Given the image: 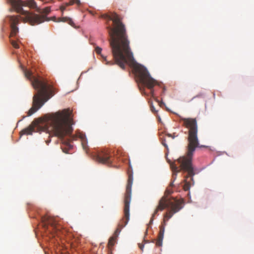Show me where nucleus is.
Listing matches in <instances>:
<instances>
[{
	"label": "nucleus",
	"mask_w": 254,
	"mask_h": 254,
	"mask_svg": "<svg viewBox=\"0 0 254 254\" xmlns=\"http://www.w3.org/2000/svg\"><path fill=\"white\" fill-rule=\"evenodd\" d=\"M12 7L18 12L24 15V17L17 16H7L5 21L9 23L11 28L10 37H14L18 33L17 24L20 20L24 22H29L31 25L40 24L45 21H49L46 17L51 11L50 7L41 9L37 5L34 0L25 1L17 0H9Z\"/></svg>",
	"instance_id": "obj_2"
},
{
	"label": "nucleus",
	"mask_w": 254,
	"mask_h": 254,
	"mask_svg": "<svg viewBox=\"0 0 254 254\" xmlns=\"http://www.w3.org/2000/svg\"><path fill=\"white\" fill-rule=\"evenodd\" d=\"M138 246H139V247L140 249V250L143 251V248L144 246L143 245H142V244H139Z\"/></svg>",
	"instance_id": "obj_24"
},
{
	"label": "nucleus",
	"mask_w": 254,
	"mask_h": 254,
	"mask_svg": "<svg viewBox=\"0 0 254 254\" xmlns=\"http://www.w3.org/2000/svg\"><path fill=\"white\" fill-rule=\"evenodd\" d=\"M95 51L97 54L101 55L102 49L99 47H96L95 48Z\"/></svg>",
	"instance_id": "obj_21"
},
{
	"label": "nucleus",
	"mask_w": 254,
	"mask_h": 254,
	"mask_svg": "<svg viewBox=\"0 0 254 254\" xmlns=\"http://www.w3.org/2000/svg\"><path fill=\"white\" fill-rule=\"evenodd\" d=\"M23 71L25 76L31 81L34 88L38 90L33 96L32 107L28 112V116H30L53 97L56 91V88L49 84L47 80L40 76H35L31 70L24 69Z\"/></svg>",
	"instance_id": "obj_4"
},
{
	"label": "nucleus",
	"mask_w": 254,
	"mask_h": 254,
	"mask_svg": "<svg viewBox=\"0 0 254 254\" xmlns=\"http://www.w3.org/2000/svg\"><path fill=\"white\" fill-rule=\"evenodd\" d=\"M164 208L165 207H157V208L155 209V211L154 212V213L152 214L151 219L153 220V217L155 216V215L157 214V213L159 210L162 211Z\"/></svg>",
	"instance_id": "obj_18"
},
{
	"label": "nucleus",
	"mask_w": 254,
	"mask_h": 254,
	"mask_svg": "<svg viewBox=\"0 0 254 254\" xmlns=\"http://www.w3.org/2000/svg\"><path fill=\"white\" fill-rule=\"evenodd\" d=\"M133 184V174L132 171L128 172V179L126 185L124 203L126 207L129 206L131 200V187Z\"/></svg>",
	"instance_id": "obj_11"
},
{
	"label": "nucleus",
	"mask_w": 254,
	"mask_h": 254,
	"mask_svg": "<svg viewBox=\"0 0 254 254\" xmlns=\"http://www.w3.org/2000/svg\"><path fill=\"white\" fill-rule=\"evenodd\" d=\"M174 181H172V182L170 183V187H173V183H174Z\"/></svg>",
	"instance_id": "obj_26"
},
{
	"label": "nucleus",
	"mask_w": 254,
	"mask_h": 254,
	"mask_svg": "<svg viewBox=\"0 0 254 254\" xmlns=\"http://www.w3.org/2000/svg\"><path fill=\"white\" fill-rule=\"evenodd\" d=\"M162 144L167 148L168 149V145L166 143V140L165 139H162Z\"/></svg>",
	"instance_id": "obj_23"
},
{
	"label": "nucleus",
	"mask_w": 254,
	"mask_h": 254,
	"mask_svg": "<svg viewBox=\"0 0 254 254\" xmlns=\"http://www.w3.org/2000/svg\"><path fill=\"white\" fill-rule=\"evenodd\" d=\"M38 120H35L27 127L22 129L20 132L21 135L26 134L31 135L35 131V128L37 127L39 124Z\"/></svg>",
	"instance_id": "obj_13"
},
{
	"label": "nucleus",
	"mask_w": 254,
	"mask_h": 254,
	"mask_svg": "<svg viewBox=\"0 0 254 254\" xmlns=\"http://www.w3.org/2000/svg\"><path fill=\"white\" fill-rule=\"evenodd\" d=\"M133 70L137 80L143 86L149 89L152 96L154 97L153 88L157 84V81L150 76L147 69L140 64H134Z\"/></svg>",
	"instance_id": "obj_6"
},
{
	"label": "nucleus",
	"mask_w": 254,
	"mask_h": 254,
	"mask_svg": "<svg viewBox=\"0 0 254 254\" xmlns=\"http://www.w3.org/2000/svg\"><path fill=\"white\" fill-rule=\"evenodd\" d=\"M183 156L180 157L178 159H177L176 161L173 162H171L170 163V167L173 172L172 174V178L173 181H175V180L177 178V173L180 172L181 171H183L185 172H187L188 173V175L185 177V179L184 180L185 184L183 186V189L185 191H187L190 190V187L191 186V184L190 182V181H188V179L190 178V180L192 182V185L194 184L193 179V176L194 175V172L193 171V168L192 166V157L191 158V161H190V166L192 168V174H190L188 170H187L186 169H184L183 168V167L182 166L181 163L180 162L179 160L182 158Z\"/></svg>",
	"instance_id": "obj_7"
},
{
	"label": "nucleus",
	"mask_w": 254,
	"mask_h": 254,
	"mask_svg": "<svg viewBox=\"0 0 254 254\" xmlns=\"http://www.w3.org/2000/svg\"><path fill=\"white\" fill-rule=\"evenodd\" d=\"M71 115V112L69 109H64L45 116V120L49 125L46 128L47 131L62 139L65 147L62 146L61 148L65 153H67L68 150L72 147L69 140L64 139L65 135L70 134L72 131Z\"/></svg>",
	"instance_id": "obj_3"
},
{
	"label": "nucleus",
	"mask_w": 254,
	"mask_h": 254,
	"mask_svg": "<svg viewBox=\"0 0 254 254\" xmlns=\"http://www.w3.org/2000/svg\"><path fill=\"white\" fill-rule=\"evenodd\" d=\"M173 192L172 189L167 188L165 190L164 196L159 201L158 206H179L183 201V199L178 200L169 195Z\"/></svg>",
	"instance_id": "obj_9"
},
{
	"label": "nucleus",
	"mask_w": 254,
	"mask_h": 254,
	"mask_svg": "<svg viewBox=\"0 0 254 254\" xmlns=\"http://www.w3.org/2000/svg\"><path fill=\"white\" fill-rule=\"evenodd\" d=\"M42 221L46 224L50 225L53 227H56L58 225V221L56 217L46 215L42 217Z\"/></svg>",
	"instance_id": "obj_15"
},
{
	"label": "nucleus",
	"mask_w": 254,
	"mask_h": 254,
	"mask_svg": "<svg viewBox=\"0 0 254 254\" xmlns=\"http://www.w3.org/2000/svg\"><path fill=\"white\" fill-rule=\"evenodd\" d=\"M78 137L80 139L83 149L87 152L88 149L87 140L85 135L82 132H77L75 136H72L73 140H76Z\"/></svg>",
	"instance_id": "obj_14"
},
{
	"label": "nucleus",
	"mask_w": 254,
	"mask_h": 254,
	"mask_svg": "<svg viewBox=\"0 0 254 254\" xmlns=\"http://www.w3.org/2000/svg\"><path fill=\"white\" fill-rule=\"evenodd\" d=\"M156 101L158 102H159V101L157 99H156Z\"/></svg>",
	"instance_id": "obj_28"
},
{
	"label": "nucleus",
	"mask_w": 254,
	"mask_h": 254,
	"mask_svg": "<svg viewBox=\"0 0 254 254\" xmlns=\"http://www.w3.org/2000/svg\"><path fill=\"white\" fill-rule=\"evenodd\" d=\"M150 108L151 111L154 113H157V111L156 110L154 106L153 105L152 103H151L150 105Z\"/></svg>",
	"instance_id": "obj_20"
},
{
	"label": "nucleus",
	"mask_w": 254,
	"mask_h": 254,
	"mask_svg": "<svg viewBox=\"0 0 254 254\" xmlns=\"http://www.w3.org/2000/svg\"><path fill=\"white\" fill-rule=\"evenodd\" d=\"M101 17L113 22V27L108 26L107 29L110 36V45L115 62L108 61L106 57L101 55L107 65L118 64L121 68L125 69L127 64H133L132 53L129 46L130 42L128 38L125 25L121 18L116 13L104 14Z\"/></svg>",
	"instance_id": "obj_1"
},
{
	"label": "nucleus",
	"mask_w": 254,
	"mask_h": 254,
	"mask_svg": "<svg viewBox=\"0 0 254 254\" xmlns=\"http://www.w3.org/2000/svg\"><path fill=\"white\" fill-rule=\"evenodd\" d=\"M50 140H49V141H46V143H47V144H48V143H49V142H50Z\"/></svg>",
	"instance_id": "obj_27"
},
{
	"label": "nucleus",
	"mask_w": 254,
	"mask_h": 254,
	"mask_svg": "<svg viewBox=\"0 0 254 254\" xmlns=\"http://www.w3.org/2000/svg\"><path fill=\"white\" fill-rule=\"evenodd\" d=\"M180 120L183 122V126L188 129V144L187 156H183L179 161L181 163L183 168L188 170L190 174H192V168L190 166L191 158L192 157L196 148L205 146H200L199 144L197 135L198 125L196 118H181Z\"/></svg>",
	"instance_id": "obj_5"
},
{
	"label": "nucleus",
	"mask_w": 254,
	"mask_h": 254,
	"mask_svg": "<svg viewBox=\"0 0 254 254\" xmlns=\"http://www.w3.org/2000/svg\"><path fill=\"white\" fill-rule=\"evenodd\" d=\"M114 241H115L114 238L113 237V238H111L109 242V245H110L111 246H113L114 245Z\"/></svg>",
	"instance_id": "obj_22"
},
{
	"label": "nucleus",
	"mask_w": 254,
	"mask_h": 254,
	"mask_svg": "<svg viewBox=\"0 0 254 254\" xmlns=\"http://www.w3.org/2000/svg\"><path fill=\"white\" fill-rule=\"evenodd\" d=\"M76 3L77 5H80V2L79 0H71L69 2H67L65 4V5H63L61 6L60 9L62 11V13H63L65 9L66 6L68 5H71L73 4Z\"/></svg>",
	"instance_id": "obj_17"
},
{
	"label": "nucleus",
	"mask_w": 254,
	"mask_h": 254,
	"mask_svg": "<svg viewBox=\"0 0 254 254\" xmlns=\"http://www.w3.org/2000/svg\"><path fill=\"white\" fill-rule=\"evenodd\" d=\"M10 42H11V45L14 48H16V49L19 48L18 44L17 43V42L15 41L11 40Z\"/></svg>",
	"instance_id": "obj_19"
},
{
	"label": "nucleus",
	"mask_w": 254,
	"mask_h": 254,
	"mask_svg": "<svg viewBox=\"0 0 254 254\" xmlns=\"http://www.w3.org/2000/svg\"><path fill=\"white\" fill-rule=\"evenodd\" d=\"M167 136H169V137H172L173 138H174V137H175V136H173L171 134H167Z\"/></svg>",
	"instance_id": "obj_25"
},
{
	"label": "nucleus",
	"mask_w": 254,
	"mask_h": 254,
	"mask_svg": "<svg viewBox=\"0 0 254 254\" xmlns=\"http://www.w3.org/2000/svg\"><path fill=\"white\" fill-rule=\"evenodd\" d=\"M56 17H53L52 18V20L56 21V22H67L68 24L71 25L72 27H74V23L73 21L72 20V19L67 17H63L61 18H59L57 20H56Z\"/></svg>",
	"instance_id": "obj_16"
},
{
	"label": "nucleus",
	"mask_w": 254,
	"mask_h": 254,
	"mask_svg": "<svg viewBox=\"0 0 254 254\" xmlns=\"http://www.w3.org/2000/svg\"><path fill=\"white\" fill-rule=\"evenodd\" d=\"M112 155L110 150L104 149L94 156V159L100 163L111 165L112 163Z\"/></svg>",
	"instance_id": "obj_10"
},
{
	"label": "nucleus",
	"mask_w": 254,
	"mask_h": 254,
	"mask_svg": "<svg viewBox=\"0 0 254 254\" xmlns=\"http://www.w3.org/2000/svg\"><path fill=\"white\" fill-rule=\"evenodd\" d=\"M129 207H125L124 210V217L118 224L114 235L115 237H118L122 228H123L128 223L129 220Z\"/></svg>",
	"instance_id": "obj_12"
},
{
	"label": "nucleus",
	"mask_w": 254,
	"mask_h": 254,
	"mask_svg": "<svg viewBox=\"0 0 254 254\" xmlns=\"http://www.w3.org/2000/svg\"><path fill=\"white\" fill-rule=\"evenodd\" d=\"M171 209L167 210L164 215L163 222L160 226V231L158 234V238L156 242V245L158 247L162 246V241L165 232V227L166 225V222L171 218L173 215L178 212L182 207H170Z\"/></svg>",
	"instance_id": "obj_8"
}]
</instances>
